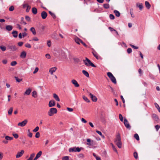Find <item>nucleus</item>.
<instances>
[{
    "label": "nucleus",
    "instance_id": "e2e57ef3",
    "mask_svg": "<svg viewBox=\"0 0 160 160\" xmlns=\"http://www.w3.org/2000/svg\"><path fill=\"white\" fill-rule=\"evenodd\" d=\"M47 45L49 47H50L51 46V42L50 40L47 41Z\"/></svg>",
    "mask_w": 160,
    "mask_h": 160
},
{
    "label": "nucleus",
    "instance_id": "a211bd4d",
    "mask_svg": "<svg viewBox=\"0 0 160 160\" xmlns=\"http://www.w3.org/2000/svg\"><path fill=\"white\" fill-rule=\"evenodd\" d=\"M152 117L153 119L156 121L158 120V116L155 114H152Z\"/></svg>",
    "mask_w": 160,
    "mask_h": 160
},
{
    "label": "nucleus",
    "instance_id": "c03bdc74",
    "mask_svg": "<svg viewBox=\"0 0 160 160\" xmlns=\"http://www.w3.org/2000/svg\"><path fill=\"white\" fill-rule=\"evenodd\" d=\"M52 38H55L56 39H57V34L56 33H53V34L52 35Z\"/></svg>",
    "mask_w": 160,
    "mask_h": 160
},
{
    "label": "nucleus",
    "instance_id": "ea45409f",
    "mask_svg": "<svg viewBox=\"0 0 160 160\" xmlns=\"http://www.w3.org/2000/svg\"><path fill=\"white\" fill-rule=\"evenodd\" d=\"M154 104L156 108H157V109L158 110L159 112H160V108L159 106L156 103H155Z\"/></svg>",
    "mask_w": 160,
    "mask_h": 160
},
{
    "label": "nucleus",
    "instance_id": "a878e982",
    "mask_svg": "<svg viewBox=\"0 0 160 160\" xmlns=\"http://www.w3.org/2000/svg\"><path fill=\"white\" fill-rule=\"evenodd\" d=\"M32 95L33 97L34 98H36L37 97V93L36 91H34L32 92Z\"/></svg>",
    "mask_w": 160,
    "mask_h": 160
},
{
    "label": "nucleus",
    "instance_id": "69168bd1",
    "mask_svg": "<svg viewBox=\"0 0 160 160\" xmlns=\"http://www.w3.org/2000/svg\"><path fill=\"white\" fill-rule=\"evenodd\" d=\"M155 128L157 131H158L159 128H160V126L158 125H157L155 126Z\"/></svg>",
    "mask_w": 160,
    "mask_h": 160
},
{
    "label": "nucleus",
    "instance_id": "39448f33",
    "mask_svg": "<svg viewBox=\"0 0 160 160\" xmlns=\"http://www.w3.org/2000/svg\"><path fill=\"white\" fill-rule=\"evenodd\" d=\"M87 92L89 94V95L93 102H96L97 101V98L95 96L90 93L88 90L87 91Z\"/></svg>",
    "mask_w": 160,
    "mask_h": 160
},
{
    "label": "nucleus",
    "instance_id": "dca6fc26",
    "mask_svg": "<svg viewBox=\"0 0 160 160\" xmlns=\"http://www.w3.org/2000/svg\"><path fill=\"white\" fill-rule=\"evenodd\" d=\"M26 52L25 51L22 52L21 54L20 57L21 58H26Z\"/></svg>",
    "mask_w": 160,
    "mask_h": 160
},
{
    "label": "nucleus",
    "instance_id": "393cba45",
    "mask_svg": "<svg viewBox=\"0 0 160 160\" xmlns=\"http://www.w3.org/2000/svg\"><path fill=\"white\" fill-rule=\"evenodd\" d=\"M32 12L34 14H36L37 13V10L36 8L34 7L32 8Z\"/></svg>",
    "mask_w": 160,
    "mask_h": 160
},
{
    "label": "nucleus",
    "instance_id": "8fccbe9b",
    "mask_svg": "<svg viewBox=\"0 0 160 160\" xmlns=\"http://www.w3.org/2000/svg\"><path fill=\"white\" fill-rule=\"evenodd\" d=\"M25 18L26 20L28 22H30L31 21V18H30V17L28 16H26L25 17Z\"/></svg>",
    "mask_w": 160,
    "mask_h": 160
},
{
    "label": "nucleus",
    "instance_id": "bb28decb",
    "mask_svg": "<svg viewBox=\"0 0 160 160\" xmlns=\"http://www.w3.org/2000/svg\"><path fill=\"white\" fill-rule=\"evenodd\" d=\"M114 12L115 13V15L118 17H119L120 16V14L119 11L117 10H115L114 11Z\"/></svg>",
    "mask_w": 160,
    "mask_h": 160
},
{
    "label": "nucleus",
    "instance_id": "f3484780",
    "mask_svg": "<svg viewBox=\"0 0 160 160\" xmlns=\"http://www.w3.org/2000/svg\"><path fill=\"white\" fill-rule=\"evenodd\" d=\"M13 27L11 25H8L6 27V29L8 31H10L12 30Z\"/></svg>",
    "mask_w": 160,
    "mask_h": 160
},
{
    "label": "nucleus",
    "instance_id": "f257e3e1",
    "mask_svg": "<svg viewBox=\"0 0 160 160\" xmlns=\"http://www.w3.org/2000/svg\"><path fill=\"white\" fill-rule=\"evenodd\" d=\"M114 142L119 148H121L122 143L121 141V138L120 134L118 133L116 136V138L114 140Z\"/></svg>",
    "mask_w": 160,
    "mask_h": 160
},
{
    "label": "nucleus",
    "instance_id": "9d476101",
    "mask_svg": "<svg viewBox=\"0 0 160 160\" xmlns=\"http://www.w3.org/2000/svg\"><path fill=\"white\" fill-rule=\"evenodd\" d=\"M24 153V151L23 150H21L20 152H18L16 155V158H18L21 157Z\"/></svg>",
    "mask_w": 160,
    "mask_h": 160
},
{
    "label": "nucleus",
    "instance_id": "7ed1b4c3",
    "mask_svg": "<svg viewBox=\"0 0 160 160\" xmlns=\"http://www.w3.org/2000/svg\"><path fill=\"white\" fill-rule=\"evenodd\" d=\"M57 112V110L56 108H51L50 109L49 111L48 112V115L50 116H52L54 114L56 113Z\"/></svg>",
    "mask_w": 160,
    "mask_h": 160
},
{
    "label": "nucleus",
    "instance_id": "5fc2aeb1",
    "mask_svg": "<svg viewBox=\"0 0 160 160\" xmlns=\"http://www.w3.org/2000/svg\"><path fill=\"white\" fill-rule=\"evenodd\" d=\"M130 13L131 15V17L132 18L134 17V16L133 15V9L131 8L130 9Z\"/></svg>",
    "mask_w": 160,
    "mask_h": 160
},
{
    "label": "nucleus",
    "instance_id": "9b49d317",
    "mask_svg": "<svg viewBox=\"0 0 160 160\" xmlns=\"http://www.w3.org/2000/svg\"><path fill=\"white\" fill-rule=\"evenodd\" d=\"M47 13L45 11H42L41 13V16L43 19H45L47 16Z\"/></svg>",
    "mask_w": 160,
    "mask_h": 160
},
{
    "label": "nucleus",
    "instance_id": "58836bf2",
    "mask_svg": "<svg viewBox=\"0 0 160 160\" xmlns=\"http://www.w3.org/2000/svg\"><path fill=\"white\" fill-rule=\"evenodd\" d=\"M24 18L23 17L21 18L20 23L21 24L24 23V25H25L27 23L24 21Z\"/></svg>",
    "mask_w": 160,
    "mask_h": 160
},
{
    "label": "nucleus",
    "instance_id": "c756f323",
    "mask_svg": "<svg viewBox=\"0 0 160 160\" xmlns=\"http://www.w3.org/2000/svg\"><path fill=\"white\" fill-rule=\"evenodd\" d=\"M5 139L7 140H11L13 139V137H10L8 136H6L5 137Z\"/></svg>",
    "mask_w": 160,
    "mask_h": 160
},
{
    "label": "nucleus",
    "instance_id": "412c9836",
    "mask_svg": "<svg viewBox=\"0 0 160 160\" xmlns=\"http://www.w3.org/2000/svg\"><path fill=\"white\" fill-rule=\"evenodd\" d=\"M145 5L146 7L148 9H149L150 8L151 5L147 1H145Z\"/></svg>",
    "mask_w": 160,
    "mask_h": 160
},
{
    "label": "nucleus",
    "instance_id": "49530a36",
    "mask_svg": "<svg viewBox=\"0 0 160 160\" xmlns=\"http://www.w3.org/2000/svg\"><path fill=\"white\" fill-rule=\"evenodd\" d=\"M15 78L16 79V81H17V82H20L21 81H22V79H20V78H18V77H15Z\"/></svg>",
    "mask_w": 160,
    "mask_h": 160
},
{
    "label": "nucleus",
    "instance_id": "0e129e2a",
    "mask_svg": "<svg viewBox=\"0 0 160 160\" xmlns=\"http://www.w3.org/2000/svg\"><path fill=\"white\" fill-rule=\"evenodd\" d=\"M75 150L76 151V152H80L81 150V149L80 148H79L78 147L77 148L76 147Z\"/></svg>",
    "mask_w": 160,
    "mask_h": 160
},
{
    "label": "nucleus",
    "instance_id": "4c0bfd02",
    "mask_svg": "<svg viewBox=\"0 0 160 160\" xmlns=\"http://www.w3.org/2000/svg\"><path fill=\"white\" fill-rule=\"evenodd\" d=\"M0 48L2 50V51H5L6 49V48L5 47L3 46H0Z\"/></svg>",
    "mask_w": 160,
    "mask_h": 160
},
{
    "label": "nucleus",
    "instance_id": "c85d7f7f",
    "mask_svg": "<svg viewBox=\"0 0 160 160\" xmlns=\"http://www.w3.org/2000/svg\"><path fill=\"white\" fill-rule=\"evenodd\" d=\"M75 149L76 147L70 148L69 149V152H76Z\"/></svg>",
    "mask_w": 160,
    "mask_h": 160
},
{
    "label": "nucleus",
    "instance_id": "13d9d810",
    "mask_svg": "<svg viewBox=\"0 0 160 160\" xmlns=\"http://www.w3.org/2000/svg\"><path fill=\"white\" fill-rule=\"evenodd\" d=\"M25 46L28 48H30L31 47V45L28 43H27L25 45Z\"/></svg>",
    "mask_w": 160,
    "mask_h": 160
},
{
    "label": "nucleus",
    "instance_id": "c9c22d12",
    "mask_svg": "<svg viewBox=\"0 0 160 160\" xmlns=\"http://www.w3.org/2000/svg\"><path fill=\"white\" fill-rule=\"evenodd\" d=\"M28 136L30 138H32V134L30 132V130L29 129L28 130Z\"/></svg>",
    "mask_w": 160,
    "mask_h": 160
},
{
    "label": "nucleus",
    "instance_id": "4d7b16f0",
    "mask_svg": "<svg viewBox=\"0 0 160 160\" xmlns=\"http://www.w3.org/2000/svg\"><path fill=\"white\" fill-rule=\"evenodd\" d=\"M39 129V128L38 127H36L35 129H34L33 130V131L34 132H37Z\"/></svg>",
    "mask_w": 160,
    "mask_h": 160
},
{
    "label": "nucleus",
    "instance_id": "0eeeda50",
    "mask_svg": "<svg viewBox=\"0 0 160 160\" xmlns=\"http://www.w3.org/2000/svg\"><path fill=\"white\" fill-rule=\"evenodd\" d=\"M28 122V120L26 119L25 120L21 122H19L18 123V125L23 127Z\"/></svg>",
    "mask_w": 160,
    "mask_h": 160
},
{
    "label": "nucleus",
    "instance_id": "cd10ccee",
    "mask_svg": "<svg viewBox=\"0 0 160 160\" xmlns=\"http://www.w3.org/2000/svg\"><path fill=\"white\" fill-rule=\"evenodd\" d=\"M49 13L52 16V18L54 19H55L56 18V15L54 13H53V12H51V11H49Z\"/></svg>",
    "mask_w": 160,
    "mask_h": 160
},
{
    "label": "nucleus",
    "instance_id": "6e6d98bb",
    "mask_svg": "<svg viewBox=\"0 0 160 160\" xmlns=\"http://www.w3.org/2000/svg\"><path fill=\"white\" fill-rule=\"evenodd\" d=\"M14 8L13 6H11L9 8V10L10 11H12L14 10Z\"/></svg>",
    "mask_w": 160,
    "mask_h": 160
},
{
    "label": "nucleus",
    "instance_id": "6e6552de",
    "mask_svg": "<svg viewBox=\"0 0 160 160\" xmlns=\"http://www.w3.org/2000/svg\"><path fill=\"white\" fill-rule=\"evenodd\" d=\"M8 49L14 51H16L17 49V48L15 45H8Z\"/></svg>",
    "mask_w": 160,
    "mask_h": 160
},
{
    "label": "nucleus",
    "instance_id": "a18cd8bd",
    "mask_svg": "<svg viewBox=\"0 0 160 160\" xmlns=\"http://www.w3.org/2000/svg\"><path fill=\"white\" fill-rule=\"evenodd\" d=\"M133 156L135 159H137L138 158V154L137 152H134Z\"/></svg>",
    "mask_w": 160,
    "mask_h": 160
},
{
    "label": "nucleus",
    "instance_id": "4be33fe9",
    "mask_svg": "<svg viewBox=\"0 0 160 160\" xmlns=\"http://www.w3.org/2000/svg\"><path fill=\"white\" fill-rule=\"evenodd\" d=\"M30 31L32 32L33 35H35L36 34V30L34 27H32L30 29Z\"/></svg>",
    "mask_w": 160,
    "mask_h": 160
},
{
    "label": "nucleus",
    "instance_id": "338daca9",
    "mask_svg": "<svg viewBox=\"0 0 160 160\" xmlns=\"http://www.w3.org/2000/svg\"><path fill=\"white\" fill-rule=\"evenodd\" d=\"M13 136L15 138H17L18 137V135L17 134H13Z\"/></svg>",
    "mask_w": 160,
    "mask_h": 160
},
{
    "label": "nucleus",
    "instance_id": "864d4df0",
    "mask_svg": "<svg viewBox=\"0 0 160 160\" xmlns=\"http://www.w3.org/2000/svg\"><path fill=\"white\" fill-rule=\"evenodd\" d=\"M109 18H110V19L112 20H113L115 18L113 14H110Z\"/></svg>",
    "mask_w": 160,
    "mask_h": 160
},
{
    "label": "nucleus",
    "instance_id": "79ce46f5",
    "mask_svg": "<svg viewBox=\"0 0 160 160\" xmlns=\"http://www.w3.org/2000/svg\"><path fill=\"white\" fill-rule=\"evenodd\" d=\"M42 152L41 151H40L36 155V156L38 158L40 157L41 155L42 154Z\"/></svg>",
    "mask_w": 160,
    "mask_h": 160
},
{
    "label": "nucleus",
    "instance_id": "20e7f679",
    "mask_svg": "<svg viewBox=\"0 0 160 160\" xmlns=\"http://www.w3.org/2000/svg\"><path fill=\"white\" fill-rule=\"evenodd\" d=\"M75 40L76 43H77L78 44H80V42H81V44H82L85 47H87V45L84 42H83L82 40L78 38H75Z\"/></svg>",
    "mask_w": 160,
    "mask_h": 160
},
{
    "label": "nucleus",
    "instance_id": "423d86ee",
    "mask_svg": "<svg viewBox=\"0 0 160 160\" xmlns=\"http://www.w3.org/2000/svg\"><path fill=\"white\" fill-rule=\"evenodd\" d=\"M124 123L125 126L128 128H129L130 129L131 128V126L129 124L128 121L126 118H124Z\"/></svg>",
    "mask_w": 160,
    "mask_h": 160
},
{
    "label": "nucleus",
    "instance_id": "2eb2a0df",
    "mask_svg": "<svg viewBox=\"0 0 160 160\" xmlns=\"http://www.w3.org/2000/svg\"><path fill=\"white\" fill-rule=\"evenodd\" d=\"M57 69V68L56 67H54L51 68L49 70V72L52 75L53 73L55 72Z\"/></svg>",
    "mask_w": 160,
    "mask_h": 160
},
{
    "label": "nucleus",
    "instance_id": "2f4dec72",
    "mask_svg": "<svg viewBox=\"0 0 160 160\" xmlns=\"http://www.w3.org/2000/svg\"><path fill=\"white\" fill-rule=\"evenodd\" d=\"M13 107H11L10 109L8 110V114L9 115H11L12 114V112L13 111Z\"/></svg>",
    "mask_w": 160,
    "mask_h": 160
},
{
    "label": "nucleus",
    "instance_id": "052dcab7",
    "mask_svg": "<svg viewBox=\"0 0 160 160\" xmlns=\"http://www.w3.org/2000/svg\"><path fill=\"white\" fill-rule=\"evenodd\" d=\"M132 49L130 48H128L127 50V52L129 54L131 53L132 52Z\"/></svg>",
    "mask_w": 160,
    "mask_h": 160
},
{
    "label": "nucleus",
    "instance_id": "f8f14e48",
    "mask_svg": "<svg viewBox=\"0 0 160 160\" xmlns=\"http://www.w3.org/2000/svg\"><path fill=\"white\" fill-rule=\"evenodd\" d=\"M83 61L84 62L85 65L87 66H91L92 67H96V66L91 62L89 63V64H88V62H86V60H83Z\"/></svg>",
    "mask_w": 160,
    "mask_h": 160
},
{
    "label": "nucleus",
    "instance_id": "bf43d9fd",
    "mask_svg": "<svg viewBox=\"0 0 160 160\" xmlns=\"http://www.w3.org/2000/svg\"><path fill=\"white\" fill-rule=\"evenodd\" d=\"M130 46L133 48L135 49H138V47H137V46H134L133 45H132V44H130Z\"/></svg>",
    "mask_w": 160,
    "mask_h": 160
},
{
    "label": "nucleus",
    "instance_id": "f704fd0d",
    "mask_svg": "<svg viewBox=\"0 0 160 160\" xmlns=\"http://www.w3.org/2000/svg\"><path fill=\"white\" fill-rule=\"evenodd\" d=\"M35 155V153H33L30 156L29 158L27 160H32L33 158L34 157Z\"/></svg>",
    "mask_w": 160,
    "mask_h": 160
},
{
    "label": "nucleus",
    "instance_id": "1a4fd4ad",
    "mask_svg": "<svg viewBox=\"0 0 160 160\" xmlns=\"http://www.w3.org/2000/svg\"><path fill=\"white\" fill-rule=\"evenodd\" d=\"M92 53L93 56L96 58L97 59H99L101 58L100 56L98 55L97 53L95 50H94L92 52Z\"/></svg>",
    "mask_w": 160,
    "mask_h": 160
},
{
    "label": "nucleus",
    "instance_id": "3c124183",
    "mask_svg": "<svg viewBox=\"0 0 160 160\" xmlns=\"http://www.w3.org/2000/svg\"><path fill=\"white\" fill-rule=\"evenodd\" d=\"M119 118L121 122H122L123 120V117H122V114H119Z\"/></svg>",
    "mask_w": 160,
    "mask_h": 160
},
{
    "label": "nucleus",
    "instance_id": "ddd939ff",
    "mask_svg": "<svg viewBox=\"0 0 160 160\" xmlns=\"http://www.w3.org/2000/svg\"><path fill=\"white\" fill-rule=\"evenodd\" d=\"M55 105V102L54 100H51L49 102L48 106L50 107L54 106Z\"/></svg>",
    "mask_w": 160,
    "mask_h": 160
},
{
    "label": "nucleus",
    "instance_id": "4468645a",
    "mask_svg": "<svg viewBox=\"0 0 160 160\" xmlns=\"http://www.w3.org/2000/svg\"><path fill=\"white\" fill-rule=\"evenodd\" d=\"M72 83L74 85L75 87H78L79 86V84L77 82L75 79H73L71 81Z\"/></svg>",
    "mask_w": 160,
    "mask_h": 160
},
{
    "label": "nucleus",
    "instance_id": "37998d69",
    "mask_svg": "<svg viewBox=\"0 0 160 160\" xmlns=\"http://www.w3.org/2000/svg\"><path fill=\"white\" fill-rule=\"evenodd\" d=\"M138 72L139 74V76L140 77L143 74V72L142 71V70L140 68L138 70Z\"/></svg>",
    "mask_w": 160,
    "mask_h": 160
},
{
    "label": "nucleus",
    "instance_id": "603ef678",
    "mask_svg": "<svg viewBox=\"0 0 160 160\" xmlns=\"http://www.w3.org/2000/svg\"><path fill=\"white\" fill-rule=\"evenodd\" d=\"M73 59L74 62L77 63L79 62H80V59L78 58H74Z\"/></svg>",
    "mask_w": 160,
    "mask_h": 160
},
{
    "label": "nucleus",
    "instance_id": "09e8293b",
    "mask_svg": "<svg viewBox=\"0 0 160 160\" xmlns=\"http://www.w3.org/2000/svg\"><path fill=\"white\" fill-rule=\"evenodd\" d=\"M17 64V62L15 61L12 62L11 63V65L12 66H15Z\"/></svg>",
    "mask_w": 160,
    "mask_h": 160
},
{
    "label": "nucleus",
    "instance_id": "5701e85b",
    "mask_svg": "<svg viewBox=\"0 0 160 160\" xmlns=\"http://www.w3.org/2000/svg\"><path fill=\"white\" fill-rule=\"evenodd\" d=\"M31 92V90L30 88H28L27 89L26 91L25 92L24 94H26L27 95H29Z\"/></svg>",
    "mask_w": 160,
    "mask_h": 160
},
{
    "label": "nucleus",
    "instance_id": "a19ab883",
    "mask_svg": "<svg viewBox=\"0 0 160 160\" xmlns=\"http://www.w3.org/2000/svg\"><path fill=\"white\" fill-rule=\"evenodd\" d=\"M134 137L136 138L137 140H139V138L138 135L137 133H135L134 135Z\"/></svg>",
    "mask_w": 160,
    "mask_h": 160
},
{
    "label": "nucleus",
    "instance_id": "7c9ffc66",
    "mask_svg": "<svg viewBox=\"0 0 160 160\" xmlns=\"http://www.w3.org/2000/svg\"><path fill=\"white\" fill-rule=\"evenodd\" d=\"M96 132L98 134H99V135H100L101 136V137H102V138H105L104 136L102 134V132L100 131H98V130H97L96 131Z\"/></svg>",
    "mask_w": 160,
    "mask_h": 160
},
{
    "label": "nucleus",
    "instance_id": "6ab92c4d",
    "mask_svg": "<svg viewBox=\"0 0 160 160\" xmlns=\"http://www.w3.org/2000/svg\"><path fill=\"white\" fill-rule=\"evenodd\" d=\"M12 34L13 35V36L15 38L18 37V32L16 31H13L12 32Z\"/></svg>",
    "mask_w": 160,
    "mask_h": 160
},
{
    "label": "nucleus",
    "instance_id": "de8ad7c7",
    "mask_svg": "<svg viewBox=\"0 0 160 160\" xmlns=\"http://www.w3.org/2000/svg\"><path fill=\"white\" fill-rule=\"evenodd\" d=\"M62 160H69V157L66 156L62 158Z\"/></svg>",
    "mask_w": 160,
    "mask_h": 160
},
{
    "label": "nucleus",
    "instance_id": "b1692460",
    "mask_svg": "<svg viewBox=\"0 0 160 160\" xmlns=\"http://www.w3.org/2000/svg\"><path fill=\"white\" fill-rule=\"evenodd\" d=\"M82 72L83 74L84 75L87 77H89V74L85 70H83L82 71Z\"/></svg>",
    "mask_w": 160,
    "mask_h": 160
},
{
    "label": "nucleus",
    "instance_id": "680f3d73",
    "mask_svg": "<svg viewBox=\"0 0 160 160\" xmlns=\"http://www.w3.org/2000/svg\"><path fill=\"white\" fill-rule=\"evenodd\" d=\"M40 137V133L39 132H36L35 135V137L36 138H39Z\"/></svg>",
    "mask_w": 160,
    "mask_h": 160
},
{
    "label": "nucleus",
    "instance_id": "f03ea898",
    "mask_svg": "<svg viewBox=\"0 0 160 160\" xmlns=\"http://www.w3.org/2000/svg\"><path fill=\"white\" fill-rule=\"evenodd\" d=\"M107 75L113 83L115 84H116L117 81L116 79L111 72H108Z\"/></svg>",
    "mask_w": 160,
    "mask_h": 160
},
{
    "label": "nucleus",
    "instance_id": "e433bc0d",
    "mask_svg": "<svg viewBox=\"0 0 160 160\" xmlns=\"http://www.w3.org/2000/svg\"><path fill=\"white\" fill-rule=\"evenodd\" d=\"M138 7L139 8V9L140 10H142L143 8V6L142 3H140L138 6L137 5Z\"/></svg>",
    "mask_w": 160,
    "mask_h": 160
},
{
    "label": "nucleus",
    "instance_id": "aec40b11",
    "mask_svg": "<svg viewBox=\"0 0 160 160\" xmlns=\"http://www.w3.org/2000/svg\"><path fill=\"white\" fill-rule=\"evenodd\" d=\"M53 97L56 101L59 102L60 101V99L58 96L55 93L53 94Z\"/></svg>",
    "mask_w": 160,
    "mask_h": 160
},
{
    "label": "nucleus",
    "instance_id": "473e14b6",
    "mask_svg": "<svg viewBox=\"0 0 160 160\" xmlns=\"http://www.w3.org/2000/svg\"><path fill=\"white\" fill-rule=\"evenodd\" d=\"M103 7L105 9H108L110 8V6L109 4H104L103 5Z\"/></svg>",
    "mask_w": 160,
    "mask_h": 160
},
{
    "label": "nucleus",
    "instance_id": "72a5a7b5",
    "mask_svg": "<svg viewBox=\"0 0 160 160\" xmlns=\"http://www.w3.org/2000/svg\"><path fill=\"white\" fill-rule=\"evenodd\" d=\"M83 99L87 102H90V100L87 98L85 96L83 95L82 96Z\"/></svg>",
    "mask_w": 160,
    "mask_h": 160
},
{
    "label": "nucleus",
    "instance_id": "774afa93",
    "mask_svg": "<svg viewBox=\"0 0 160 160\" xmlns=\"http://www.w3.org/2000/svg\"><path fill=\"white\" fill-rule=\"evenodd\" d=\"M28 6V5L27 3H25L23 5V8H27V7Z\"/></svg>",
    "mask_w": 160,
    "mask_h": 160
}]
</instances>
